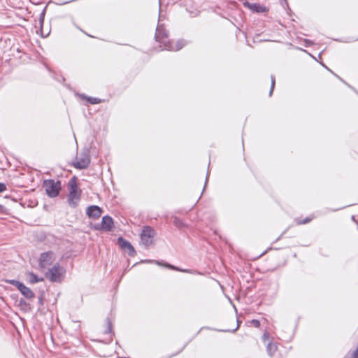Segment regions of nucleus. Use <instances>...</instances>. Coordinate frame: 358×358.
Segmentation results:
<instances>
[{
  "label": "nucleus",
  "instance_id": "20e7f679",
  "mask_svg": "<svg viewBox=\"0 0 358 358\" xmlns=\"http://www.w3.org/2000/svg\"><path fill=\"white\" fill-rule=\"evenodd\" d=\"M43 187L45 188L46 194L51 198L56 197L61 190V182L55 180H45L43 182Z\"/></svg>",
  "mask_w": 358,
  "mask_h": 358
},
{
  "label": "nucleus",
  "instance_id": "bb28decb",
  "mask_svg": "<svg viewBox=\"0 0 358 358\" xmlns=\"http://www.w3.org/2000/svg\"><path fill=\"white\" fill-rule=\"evenodd\" d=\"M162 17H163L162 15H161V14H159V21L162 20Z\"/></svg>",
  "mask_w": 358,
  "mask_h": 358
},
{
  "label": "nucleus",
  "instance_id": "dca6fc26",
  "mask_svg": "<svg viewBox=\"0 0 358 358\" xmlns=\"http://www.w3.org/2000/svg\"><path fill=\"white\" fill-rule=\"evenodd\" d=\"M185 45V42L183 40H179L177 41L176 45H173V49L170 50L171 51H178L180 50Z\"/></svg>",
  "mask_w": 358,
  "mask_h": 358
},
{
  "label": "nucleus",
  "instance_id": "aec40b11",
  "mask_svg": "<svg viewBox=\"0 0 358 358\" xmlns=\"http://www.w3.org/2000/svg\"><path fill=\"white\" fill-rule=\"evenodd\" d=\"M19 305H20V306H21L23 308L27 307L28 306V303L26 302V301L24 299H21L19 301Z\"/></svg>",
  "mask_w": 358,
  "mask_h": 358
},
{
  "label": "nucleus",
  "instance_id": "4be33fe9",
  "mask_svg": "<svg viewBox=\"0 0 358 358\" xmlns=\"http://www.w3.org/2000/svg\"><path fill=\"white\" fill-rule=\"evenodd\" d=\"M44 15H45V10H43V12L40 15L39 22H40V24L41 27L44 22Z\"/></svg>",
  "mask_w": 358,
  "mask_h": 358
},
{
  "label": "nucleus",
  "instance_id": "412c9836",
  "mask_svg": "<svg viewBox=\"0 0 358 358\" xmlns=\"http://www.w3.org/2000/svg\"><path fill=\"white\" fill-rule=\"evenodd\" d=\"M106 321H107L108 327H107V329H106L105 332L106 333H110V331H111V323H110V319L108 317L106 319Z\"/></svg>",
  "mask_w": 358,
  "mask_h": 358
},
{
  "label": "nucleus",
  "instance_id": "39448f33",
  "mask_svg": "<svg viewBox=\"0 0 358 358\" xmlns=\"http://www.w3.org/2000/svg\"><path fill=\"white\" fill-rule=\"evenodd\" d=\"M6 282L15 286L26 299L31 300L35 298L34 292L22 282L16 280H6Z\"/></svg>",
  "mask_w": 358,
  "mask_h": 358
},
{
  "label": "nucleus",
  "instance_id": "393cba45",
  "mask_svg": "<svg viewBox=\"0 0 358 358\" xmlns=\"http://www.w3.org/2000/svg\"><path fill=\"white\" fill-rule=\"evenodd\" d=\"M6 189V185L5 183L0 182V192H3Z\"/></svg>",
  "mask_w": 358,
  "mask_h": 358
},
{
  "label": "nucleus",
  "instance_id": "c85d7f7f",
  "mask_svg": "<svg viewBox=\"0 0 358 358\" xmlns=\"http://www.w3.org/2000/svg\"><path fill=\"white\" fill-rule=\"evenodd\" d=\"M266 334H264V338H266Z\"/></svg>",
  "mask_w": 358,
  "mask_h": 358
},
{
  "label": "nucleus",
  "instance_id": "6e6552de",
  "mask_svg": "<svg viewBox=\"0 0 358 358\" xmlns=\"http://www.w3.org/2000/svg\"><path fill=\"white\" fill-rule=\"evenodd\" d=\"M54 253L51 251L43 252L39 258V265L42 268H45L52 264L53 262Z\"/></svg>",
  "mask_w": 358,
  "mask_h": 358
},
{
  "label": "nucleus",
  "instance_id": "5701e85b",
  "mask_svg": "<svg viewBox=\"0 0 358 358\" xmlns=\"http://www.w3.org/2000/svg\"><path fill=\"white\" fill-rule=\"evenodd\" d=\"M310 220H311V218L306 217V219H304V220H301V221L298 222V224H307V223H308Z\"/></svg>",
  "mask_w": 358,
  "mask_h": 358
},
{
  "label": "nucleus",
  "instance_id": "f8f14e48",
  "mask_svg": "<svg viewBox=\"0 0 358 358\" xmlns=\"http://www.w3.org/2000/svg\"><path fill=\"white\" fill-rule=\"evenodd\" d=\"M113 228V220L108 215H105L102 217L101 222V229L110 231Z\"/></svg>",
  "mask_w": 358,
  "mask_h": 358
},
{
  "label": "nucleus",
  "instance_id": "423d86ee",
  "mask_svg": "<svg viewBox=\"0 0 358 358\" xmlns=\"http://www.w3.org/2000/svg\"><path fill=\"white\" fill-rule=\"evenodd\" d=\"M156 235L155 229L150 226H145L141 234V241L145 246H149L154 243Z\"/></svg>",
  "mask_w": 358,
  "mask_h": 358
},
{
  "label": "nucleus",
  "instance_id": "a878e982",
  "mask_svg": "<svg viewBox=\"0 0 358 358\" xmlns=\"http://www.w3.org/2000/svg\"><path fill=\"white\" fill-rule=\"evenodd\" d=\"M3 208H4L3 206L0 204V211H3Z\"/></svg>",
  "mask_w": 358,
  "mask_h": 358
},
{
  "label": "nucleus",
  "instance_id": "0eeeda50",
  "mask_svg": "<svg viewBox=\"0 0 358 358\" xmlns=\"http://www.w3.org/2000/svg\"><path fill=\"white\" fill-rule=\"evenodd\" d=\"M65 270L59 264H55L46 273V278L51 282H61V277L64 273Z\"/></svg>",
  "mask_w": 358,
  "mask_h": 358
},
{
  "label": "nucleus",
  "instance_id": "ddd939ff",
  "mask_svg": "<svg viewBox=\"0 0 358 358\" xmlns=\"http://www.w3.org/2000/svg\"><path fill=\"white\" fill-rule=\"evenodd\" d=\"M278 350V346L276 343H273L272 342H269L266 345V352L270 357H273L275 352Z\"/></svg>",
  "mask_w": 358,
  "mask_h": 358
},
{
  "label": "nucleus",
  "instance_id": "b1692460",
  "mask_svg": "<svg viewBox=\"0 0 358 358\" xmlns=\"http://www.w3.org/2000/svg\"><path fill=\"white\" fill-rule=\"evenodd\" d=\"M251 323L255 327H259L260 326V322L257 320H252Z\"/></svg>",
  "mask_w": 358,
  "mask_h": 358
},
{
  "label": "nucleus",
  "instance_id": "9d476101",
  "mask_svg": "<svg viewBox=\"0 0 358 358\" xmlns=\"http://www.w3.org/2000/svg\"><path fill=\"white\" fill-rule=\"evenodd\" d=\"M86 213L89 217L96 220L101 217L102 210L98 206L93 205L87 207Z\"/></svg>",
  "mask_w": 358,
  "mask_h": 358
},
{
  "label": "nucleus",
  "instance_id": "6ab92c4d",
  "mask_svg": "<svg viewBox=\"0 0 358 358\" xmlns=\"http://www.w3.org/2000/svg\"><path fill=\"white\" fill-rule=\"evenodd\" d=\"M167 267L169 268H171L173 270H176V271H182V272H185V273H191L190 270H187V269H184V270H182V269H180L174 266H172V265H167L166 266Z\"/></svg>",
  "mask_w": 358,
  "mask_h": 358
},
{
  "label": "nucleus",
  "instance_id": "cd10ccee",
  "mask_svg": "<svg viewBox=\"0 0 358 358\" xmlns=\"http://www.w3.org/2000/svg\"><path fill=\"white\" fill-rule=\"evenodd\" d=\"M208 178V176H207L206 178V182H207Z\"/></svg>",
  "mask_w": 358,
  "mask_h": 358
},
{
  "label": "nucleus",
  "instance_id": "f257e3e1",
  "mask_svg": "<svg viewBox=\"0 0 358 358\" xmlns=\"http://www.w3.org/2000/svg\"><path fill=\"white\" fill-rule=\"evenodd\" d=\"M69 193L68 195L69 205L72 208H76L80 200L82 191L77 183L76 176H73L69 182Z\"/></svg>",
  "mask_w": 358,
  "mask_h": 358
},
{
  "label": "nucleus",
  "instance_id": "9b49d317",
  "mask_svg": "<svg viewBox=\"0 0 358 358\" xmlns=\"http://www.w3.org/2000/svg\"><path fill=\"white\" fill-rule=\"evenodd\" d=\"M245 7L248 8L250 10L256 13H266L268 11V8L264 6L260 5L259 3H250L248 1H245L243 3Z\"/></svg>",
  "mask_w": 358,
  "mask_h": 358
},
{
  "label": "nucleus",
  "instance_id": "f3484780",
  "mask_svg": "<svg viewBox=\"0 0 358 358\" xmlns=\"http://www.w3.org/2000/svg\"><path fill=\"white\" fill-rule=\"evenodd\" d=\"M83 98L85 99L91 104H97V103H99L101 102V99L99 98L90 97V96H89V97L83 96Z\"/></svg>",
  "mask_w": 358,
  "mask_h": 358
},
{
  "label": "nucleus",
  "instance_id": "7ed1b4c3",
  "mask_svg": "<svg viewBox=\"0 0 358 358\" xmlns=\"http://www.w3.org/2000/svg\"><path fill=\"white\" fill-rule=\"evenodd\" d=\"M90 150L87 148H85L82 150L80 155L77 157L72 165L77 169H85L90 164Z\"/></svg>",
  "mask_w": 358,
  "mask_h": 358
},
{
  "label": "nucleus",
  "instance_id": "1a4fd4ad",
  "mask_svg": "<svg viewBox=\"0 0 358 358\" xmlns=\"http://www.w3.org/2000/svg\"><path fill=\"white\" fill-rule=\"evenodd\" d=\"M117 243L120 248L124 250H127L128 255L131 257H134L136 255V251L132 245L122 237L117 238Z\"/></svg>",
  "mask_w": 358,
  "mask_h": 358
},
{
  "label": "nucleus",
  "instance_id": "f03ea898",
  "mask_svg": "<svg viewBox=\"0 0 358 358\" xmlns=\"http://www.w3.org/2000/svg\"><path fill=\"white\" fill-rule=\"evenodd\" d=\"M155 40L161 44L162 50H173V45L169 39L168 31L163 24H158L156 32Z\"/></svg>",
  "mask_w": 358,
  "mask_h": 358
},
{
  "label": "nucleus",
  "instance_id": "a211bd4d",
  "mask_svg": "<svg viewBox=\"0 0 358 358\" xmlns=\"http://www.w3.org/2000/svg\"><path fill=\"white\" fill-rule=\"evenodd\" d=\"M271 89H270V92H269V96H271L273 94V90H274V87H275V77L274 76H271Z\"/></svg>",
  "mask_w": 358,
  "mask_h": 358
},
{
  "label": "nucleus",
  "instance_id": "2eb2a0df",
  "mask_svg": "<svg viewBox=\"0 0 358 358\" xmlns=\"http://www.w3.org/2000/svg\"><path fill=\"white\" fill-rule=\"evenodd\" d=\"M173 224L178 229H182L186 227L185 223L178 217H174Z\"/></svg>",
  "mask_w": 358,
  "mask_h": 358
},
{
  "label": "nucleus",
  "instance_id": "4468645a",
  "mask_svg": "<svg viewBox=\"0 0 358 358\" xmlns=\"http://www.w3.org/2000/svg\"><path fill=\"white\" fill-rule=\"evenodd\" d=\"M28 275L29 276V282L31 284H35L36 282L43 280V278H38L37 275L34 274L32 272H29Z\"/></svg>",
  "mask_w": 358,
  "mask_h": 358
}]
</instances>
